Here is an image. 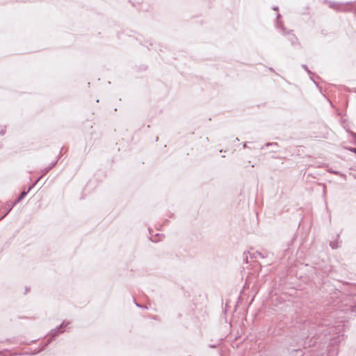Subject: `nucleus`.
Segmentation results:
<instances>
[{"mask_svg": "<svg viewBox=\"0 0 356 356\" xmlns=\"http://www.w3.org/2000/svg\"><path fill=\"white\" fill-rule=\"evenodd\" d=\"M269 70H270V71H272V72H273V71H274V70H273V68H271V67H270V68H269Z\"/></svg>", "mask_w": 356, "mask_h": 356, "instance_id": "cd10ccee", "label": "nucleus"}, {"mask_svg": "<svg viewBox=\"0 0 356 356\" xmlns=\"http://www.w3.org/2000/svg\"><path fill=\"white\" fill-rule=\"evenodd\" d=\"M149 45H150L151 47H152V46H153V44H152V42H150Z\"/></svg>", "mask_w": 356, "mask_h": 356, "instance_id": "c85d7f7f", "label": "nucleus"}, {"mask_svg": "<svg viewBox=\"0 0 356 356\" xmlns=\"http://www.w3.org/2000/svg\"><path fill=\"white\" fill-rule=\"evenodd\" d=\"M350 150L356 154V148H351Z\"/></svg>", "mask_w": 356, "mask_h": 356, "instance_id": "4be33fe9", "label": "nucleus"}, {"mask_svg": "<svg viewBox=\"0 0 356 356\" xmlns=\"http://www.w3.org/2000/svg\"><path fill=\"white\" fill-rule=\"evenodd\" d=\"M332 172L333 174H335V175H338L339 174V172H337V171H332Z\"/></svg>", "mask_w": 356, "mask_h": 356, "instance_id": "393cba45", "label": "nucleus"}, {"mask_svg": "<svg viewBox=\"0 0 356 356\" xmlns=\"http://www.w3.org/2000/svg\"><path fill=\"white\" fill-rule=\"evenodd\" d=\"M149 233L150 236H153V231H152V229H151L149 228Z\"/></svg>", "mask_w": 356, "mask_h": 356, "instance_id": "aec40b11", "label": "nucleus"}, {"mask_svg": "<svg viewBox=\"0 0 356 356\" xmlns=\"http://www.w3.org/2000/svg\"><path fill=\"white\" fill-rule=\"evenodd\" d=\"M29 192V191H22L19 196L16 200L17 202L19 203L26 197V195H27V193Z\"/></svg>", "mask_w": 356, "mask_h": 356, "instance_id": "1a4fd4ad", "label": "nucleus"}, {"mask_svg": "<svg viewBox=\"0 0 356 356\" xmlns=\"http://www.w3.org/2000/svg\"><path fill=\"white\" fill-rule=\"evenodd\" d=\"M324 2L327 3L330 8L334 9L337 11L341 10V7L342 6V3H339V2L328 1V0H325Z\"/></svg>", "mask_w": 356, "mask_h": 356, "instance_id": "20e7f679", "label": "nucleus"}, {"mask_svg": "<svg viewBox=\"0 0 356 356\" xmlns=\"http://www.w3.org/2000/svg\"><path fill=\"white\" fill-rule=\"evenodd\" d=\"M6 132V127L5 126H0V135L3 136L5 134Z\"/></svg>", "mask_w": 356, "mask_h": 356, "instance_id": "4468645a", "label": "nucleus"}, {"mask_svg": "<svg viewBox=\"0 0 356 356\" xmlns=\"http://www.w3.org/2000/svg\"><path fill=\"white\" fill-rule=\"evenodd\" d=\"M56 163H57V161L53 162V163H50L47 167L44 168L42 170V175H46L49 171H50L52 168H54L56 166Z\"/></svg>", "mask_w": 356, "mask_h": 356, "instance_id": "0eeeda50", "label": "nucleus"}, {"mask_svg": "<svg viewBox=\"0 0 356 356\" xmlns=\"http://www.w3.org/2000/svg\"><path fill=\"white\" fill-rule=\"evenodd\" d=\"M163 236L162 234H156L155 235H153L152 236H150L149 237V239L154 242V243H156V242H159L160 241H161V238Z\"/></svg>", "mask_w": 356, "mask_h": 356, "instance_id": "6e6552de", "label": "nucleus"}, {"mask_svg": "<svg viewBox=\"0 0 356 356\" xmlns=\"http://www.w3.org/2000/svg\"><path fill=\"white\" fill-rule=\"evenodd\" d=\"M257 253L258 254V256L262 257V258H265L267 257V253L266 252H264V253H262V252H257Z\"/></svg>", "mask_w": 356, "mask_h": 356, "instance_id": "2eb2a0df", "label": "nucleus"}, {"mask_svg": "<svg viewBox=\"0 0 356 356\" xmlns=\"http://www.w3.org/2000/svg\"><path fill=\"white\" fill-rule=\"evenodd\" d=\"M35 341H36V340H32V341L30 342V343H33V342H35Z\"/></svg>", "mask_w": 356, "mask_h": 356, "instance_id": "bb28decb", "label": "nucleus"}, {"mask_svg": "<svg viewBox=\"0 0 356 356\" xmlns=\"http://www.w3.org/2000/svg\"><path fill=\"white\" fill-rule=\"evenodd\" d=\"M6 213L0 218V221L3 220L12 210V209L9 207V204L7 203L6 205Z\"/></svg>", "mask_w": 356, "mask_h": 356, "instance_id": "9d476101", "label": "nucleus"}, {"mask_svg": "<svg viewBox=\"0 0 356 356\" xmlns=\"http://www.w3.org/2000/svg\"><path fill=\"white\" fill-rule=\"evenodd\" d=\"M209 347L214 348L216 347V346L214 344H212V345H210Z\"/></svg>", "mask_w": 356, "mask_h": 356, "instance_id": "5701e85b", "label": "nucleus"}, {"mask_svg": "<svg viewBox=\"0 0 356 356\" xmlns=\"http://www.w3.org/2000/svg\"><path fill=\"white\" fill-rule=\"evenodd\" d=\"M238 138H236V141H238Z\"/></svg>", "mask_w": 356, "mask_h": 356, "instance_id": "c756f323", "label": "nucleus"}, {"mask_svg": "<svg viewBox=\"0 0 356 356\" xmlns=\"http://www.w3.org/2000/svg\"><path fill=\"white\" fill-rule=\"evenodd\" d=\"M289 356H303L304 352L302 349H288Z\"/></svg>", "mask_w": 356, "mask_h": 356, "instance_id": "423d86ee", "label": "nucleus"}, {"mask_svg": "<svg viewBox=\"0 0 356 356\" xmlns=\"http://www.w3.org/2000/svg\"><path fill=\"white\" fill-rule=\"evenodd\" d=\"M279 17H280V14H277V18L278 19Z\"/></svg>", "mask_w": 356, "mask_h": 356, "instance_id": "a878e982", "label": "nucleus"}, {"mask_svg": "<svg viewBox=\"0 0 356 356\" xmlns=\"http://www.w3.org/2000/svg\"><path fill=\"white\" fill-rule=\"evenodd\" d=\"M257 255H258V254H257V252H254V253H252V254H250V257H251V258L257 259Z\"/></svg>", "mask_w": 356, "mask_h": 356, "instance_id": "f3484780", "label": "nucleus"}, {"mask_svg": "<svg viewBox=\"0 0 356 356\" xmlns=\"http://www.w3.org/2000/svg\"><path fill=\"white\" fill-rule=\"evenodd\" d=\"M302 68L307 72V73L309 74H312V72L308 69L307 66L306 65H302Z\"/></svg>", "mask_w": 356, "mask_h": 356, "instance_id": "dca6fc26", "label": "nucleus"}, {"mask_svg": "<svg viewBox=\"0 0 356 356\" xmlns=\"http://www.w3.org/2000/svg\"><path fill=\"white\" fill-rule=\"evenodd\" d=\"M135 303H136V305L137 307H138L144 308V309H147V307H146V306L140 305L138 304V303H137V302H135Z\"/></svg>", "mask_w": 356, "mask_h": 356, "instance_id": "6ab92c4d", "label": "nucleus"}, {"mask_svg": "<svg viewBox=\"0 0 356 356\" xmlns=\"http://www.w3.org/2000/svg\"><path fill=\"white\" fill-rule=\"evenodd\" d=\"M47 346H45V343L44 344V346L42 347V348H38V349H35L32 353L31 355H36L42 351H43L45 348L47 347Z\"/></svg>", "mask_w": 356, "mask_h": 356, "instance_id": "9b49d317", "label": "nucleus"}, {"mask_svg": "<svg viewBox=\"0 0 356 356\" xmlns=\"http://www.w3.org/2000/svg\"><path fill=\"white\" fill-rule=\"evenodd\" d=\"M273 10H278V6H275V7L273 8Z\"/></svg>", "mask_w": 356, "mask_h": 356, "instance_id": "b1692460", "label": "nucleus"}, {"mask_svg": "<svg viewBox=\"0 0 356 356\" xmlns=\"http://www.w3.org/2000/svg\"><path fill=\"white\" fill-rule=\"evenodd\" d=\"M356 316V286H352L349 294L335 291L330 295L323 305L315 312L314 317L304 323V329H307V336L312 334V330L316 329L315 334L330 335V343L338 344L343 339L344 323ZM306 334L303 333L302 337Z\"/></svg>", "mask_w": 356, "mask_h": 356, "instance_id": "f257e3e1", "label": "nucleus"}, {"mask_svg": "<svg viewBox=\"0 0 356 356\" xmlns=\"http://www.w3.org/2000/svg\"><path fill=\"white\" fill-rule=\"evenodd\" d=\"M70 324V321H63V323L55 327L54 329H52L50 332L49 333V339L45 343V346H48L52 341H54L59 334L65 332L66 331L65 327L68 326Z\"/></svg>", "mask_w": 356, "mask_h": 356, "instance_id": "f03ea898", "label": "nucleus"}, {"mask_svg": "<svg viewBox=\"0 0 356 356\" xmlns=\"http://www.w3.org/2000/svg\"><path fill=\"white\" fill-rule=\"evenodd\" d=\"M277 28L280 29L284 35H286L287 37V40L291 42L292 46H296L297 44H300L298 42V39L293 33L292 30L286 31V29L284 26L282 22H277Z\"/></svg>", "mask_w": 356, "mask_h": 356, "instance_id": "7ed1b4c3", "label": "nucleus"}, {"mask_svg": "<svg viewBox=\"0 0 356 356\" xmlns=\"http://www.w3.org/2000/svg\"><path fill=\"white\" fill-rule=\"evenodd\" d=\"M264 146L265 147H278V144L277 143H275V142L266 143L264 145Z\"/></svg>", "mask_w": 356, "mask_h": 356, "instance_id": "ddd939ff", "label": "nucleus"}, {"mask_svg": "<svg viewBox=\"0 0 356 356\" xmlns=\"http://www.w3.org/2000/svg\"><path fill=\"white\" fill-rule=\"evenodd\" d=\"M18 202L15 200L12 204H9V207L13 209V208L17 204Z\"/></svg>", "mask_w": 356, "mask_h": 356, "instance_id": "a211bd4d", "label": "nucleus"}, {"mask_svg": "<svg viewBox=\"0 0 356 356\" xmlns=\"http://www.w3.org/2000/svg\"><path fill=\"white\" fill-rule=\"evenodd\" d=\"M243 147L244 148L248 147V146H247V143H245H245H243Z\"/></svg>", "mask_w": 356, "mask_h": 356, "instance_id": "412c9836", "label": "nucleus"}, {"mask_svg": "<svg viewBox=\"0 0 356 356\" xmlns=\"http://www.w3.org/2000/svg\"><path fill=\"white\" fill-rule=\"evenodd\" d=\"M339 234L336 236V239L330 242V246L332 250L338 249L341 247V241L339 240Z\"/></svg>", "mask_w": 356, "mask_h": 356, "instance_id": "39448f33", "label": "nucleus"}, {"mask_svg": "<svg viewBox=\"0 0 356 356\" xmlns=\"http://www.w3.org/2000/svg\"><path fill=\"white\" fill-rule=\"evenodd\" d=\"M42 176H43V175H42L40 177L37 178L35 181L31 186L29 187L28 191H30L37 184V183L42 179Z\"/></svg>", "mask_w": 356, "mask_h": 356, "instance_id": "f8f14e48", "label": "nucleus"}]
</instances>
